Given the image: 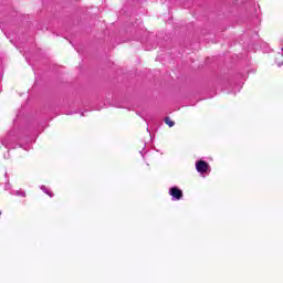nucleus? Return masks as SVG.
<instances>
[{"instance_id":"nucleus-1","label":"nucleus","mask_w":283,"mask_h":283,"mask_svg":"<svg viewBox=\"0 0 283 283\" xmlns=\"http://www.w3.org/2000/svg\"><path fill=\"white\" fill-rule=\"evenodd\" d=\"M196 169L199 174H207V171H210L209 164H207L205 160L197 161Z\"/></svg>"},{"instance_id":"nucleus-2","label":"nucleus","mask_w":283,"mask_h":283,"mask_svg":"<svg viewBox=\"0 0 283 283\" xmlns=\"http://www.w3.org/2000/svg\"><path fill=\"white\" fill-rule=\"evenodd\" d=\"M169 196H171L172 200H180L182 198V190L178 187H171L169 189Z\"/></svg>"},{"instance_id":"nucleus-3","label":"nucleus","mask_w":283,"mask_h":283,"mask_svg":"<svg viewBox=\"0 0 283 283\" xmlns=\"http://www.w3.org/2000/svg\"><path fill=\"white\" fill-rule=\"evenodd\" d=\"M41 189L44 193H46V196H50V198H52L54 195L52 193V191H49L48 188L45 186H41Z\"/></svg>"},{"instance_id":"nucleus-4","label":"nucleus","mask_w":283,"mask_h":283,"mask_svg":"<svg viewBox=\"0 0 283 283\" xmlns=\"http://www.w3.org/2000/svg\"><path fill=\"white\" fill-rule=\"evenodd\" d=\"M165 123L166 125H168V127H174V125H176V123H174V120H170L169 117L165 119Z\"/></svg>"},{"instance_id":"nucleus-5","label":"nucleus","mask_w":283,"mask_h":283,"mask_svg":"<svg viewBox=\"0 0 283 283\" xmlns=\"http://www.w3.org/2000/svg\"><path fill=\"white\" fill-rule=\"evenodd\" d=\"M2 145H4V147H8V143H6V140H2Z\"/></svg>"},{"instance_id":"nucleus-6","label":"nucleus","mask_w":283,"mask_h":283,"mask_svg":"<svg viewBox=\"0 0 283 283\" xmlns=\"http://www.w3.org/2000/svg\"><path fill=\"white\" fill-rule=\"evenodd\" d=\"M21 196H22L23 198H25V192H21Z\"/></svg>"},{"instance_id":"nucleus-7","label":"nucleus","mask_w":283,"mask_h":283,"mask_svg":"<svg viewBox=\"0 0 283 283\" xmlns=\"http://www.w3.org/2000/svg\"><path fill=\"white\" fill-rule=\"evenodd\" d=\"M279 67H282V63L277 62Z\"/></svg>"}]
</instances>
